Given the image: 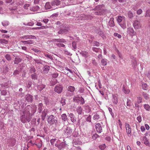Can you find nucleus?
Instances as JSON below:
<instances>
[{"instance_id": "1", "label": "nucleus", "mask_w": 150, "mask_h": 150, "mask_svg": "<svg viewBox=\"0 0 150 150\" xmlns=\"http://www.w3.org/2000/svg\"><path fill=\"white\" fill-rule=\"evenodd\" d=\"M29 106V105H27V108L23 112V115H22L21 116V120L23 123H25L26 121L29 122L31 119L30 117V113L29 110V108H28Z\"/></svg>"}, {"instance_id": "24", "label": "nucleus", "mask_w": 150, "mask_h": 150, "mask_svg": "<svg viewBox=\"0 0 150 150\" xmlns=\"http://www.w3.org/2000/svg\"><path fill=\"white\" fill-rule=\"evenodd\" d=\"M21 59L20 58H15L14 61V64H17L19 62H21Z\"/></svg>"}, {"instance_id": "12", "label": "nucleus", "mask_w": 150, "mask_h": 150, "mask_svg": "<svg viewBox=\"0 0 150 150\" xmlns=\"http://www.w3.org/2000/svg\"><path fill=\"white\" fill-rule=\"evenodd\" d=\"M72 130L71 128L69 127H67L65 131V134L69 136L72 133Z\"/></svg>"}, {"instance_id": "40", "label": "nucleus", "mask_w": 150, "mask_h": 150, "mask_svg": "<svg viewBox=\"0 0 150 150\" xmlns=\"http://www.w3.org/2000/svg\"><path fill=\"white\" fill-rule=\"evenodd\" d=\"M31 50L37 53H40L41 52V51L40 50L36 48H32Z\"/></svg>"}, {"instance_id": "32", "label": "nucleus", "mask_w": 150, "mask_h": 150, "mask_svg": "<svg viewBox=\"0 0 150 150\" xmlns=\"http://www.w3.org/2000/svg\"><path fill=\"white\" fill-rule=\"evenodd\" d=\"M57 139H52L50 140V142L51 144L53 145L54 144V143L55 142H56L57 141Z\"/></svg>"}, {"instance_id": "54", "label": "nucleus", "mask_w": 150, "mask_h": 150, "mask_svg": "<svg viewBox=\"0 0 150 150\" xmlns=\"http://www.w3.org/2000/svg\"><path fill=\"white\" fill-rule=\"evenodd\" d=\"M137 120L139 122H141L142 121L141 117L140 116H138L137 117Z\"/></svg>"}, {"instance_id": "26", "label": "nucleus", "mask_w": 150, "mask_h": 150, "mask_svg": "<svg viewBox=\"0 0 150 150\" xmlns=\"http://www.w3.org/2000/svg\"><path fill=\"white\" fill-rule=\"evenodd\" d=\"M99 115L97 113H96L93 115V118L94 120H97L99 119Z\"/></svg>"}, {"instance_id": "2", "label": "nucleus", "mask_w": 150, "mask_h": 150, "mask_svg": "<svg viewBox=\"0 0 150 150\" xmlns=\"http://www.w3.org/2000/svg\"><path fill=\"white\" fill-rule=\"evenodd\" d=\"M47 121L49 124L51 125H57L58 124L57 118L53 115L49 116Z\"/></svg>"}, {"instance_id": "31", "label": "nucleus", "mask_w": 150, "mask_h": 150, "mask_svg": "<svg viewBox=\"0 0 150 150\" xmlns=\"http://www.w3.org/2000/svg\"><path fill=\"white\" fill-rule=\"evenodd\" d=\"M5 57L6 59L8 61H10L11 59V56L9 54H6L5 55Z\"/></svg>"}, {"instance_id": "49", "label": "nucleus", "mask_w": 150, "mask_h": 150, "mask_svg": "<svg viewBox=\"0 0 150 150\" xmlns=\"http://www.w3.org/2000/svg\"><path fill=\"white\" fill-rule=\"evenodd\" d=\"M23 24L26 25H28V26H31L33 25L34 23L32 22H30L28 23L27 24H25L24 23H23Z\"/></svg>"}, {"instance_id": "52", "label": "nucleus", "mask_w": 150, "mask_h": 150, "mask_svg": "<svg viewBox=\"0 0 150 150\" xmlns=\"http://www.w3.org/2000/svg\"><path fill=\"white\" fill-rule=\"evenodd\" d=\"M142 12V11L141 9H139L137 11V13L138 15L140 14Z\"/></svg>"}, {"instance_id": "20", "label": "nucleus", "mask_w": 150, "mask_h": 150, "mask_svg": "<svg viewBox=\"0 0 150 150\" xmlns=\"http://www.w3.org/2000/svg\"><path fill=\"white\" fill-rule=\"evenodd\" d=\"M98 34L103 38L105 37V34L104 33L102 30H98Z\"/></svg>"}, {"instance_id": "46", "label": "nucleus", "mask_w": 150, "mask_h": 150, "mask_svg": "<svg viewBox=\"0 0 150 150\" xmlns=\"http://www.w3.org/2000/svg\"><path fill=\"white\" fill-rule=\"evenodd\" d=\"M58 76V74L57 73H55L52 74V76L53 78H56Z\"/></svg>"}, {"instance_id": "47", "label": "nucleus", "mask_w": 150, "mask_h": 150, "mask_svg": "<svg viewBox=\"0 0 150 150\" xmlns=\"http://www.w3.org/2000/svg\"><path fill=\"white\" fill-rule=\"evenodd\" d=\"M57 45L59 47H64L65 46V45L62 43H58L57 44Z\"/></svg>"}, {"instance_id": "30", "label": "nucleus", "mask_w": 150, "mask_h": 150, "mask_svg": "<svg viewBox=\"0 0 150 150\" xmlns=\"http://www.w3.org/2000/svg\"><path fill=\"white\" fill-rule=\"evenodd\" d=\"M120 26L123 29H125L126 28V25L125 22H124L123 23H119Z\"/></svg>"}, {"instance_id": "9", "label": "nucleus", "mask_w": 150, "mask_h": 150, "mask_svg": "<svg viewBox=\"0 0 150 150\" xmlns=\"http://www.w3.org/2000/svg\"><path fill=\"white\" fill-rule=\"evenodd\" d=\"M95 128L97 132L99 133H101L102 131V127L100 124L99 123L96 124L95 125Z\"/></svg>"}, {"instance_id": "13", "label": "nucleus", "mask_w": 150, "mask_h": 150, "mask_svg": "<svg viewBox=\"0 0 150 150\" xmlns=\"http://www.w3.org/2000/svg\"><path fill=\"white\" fill-rule=\"evenodd\" d=\"M26 101L27 102L31 103L33 101V96L30 94H27L25 96Z\"/></svg>"}, {"instance_id": "18", "label": "nucleus", "mask_w": 150, "mask_h": 150, "mask_svg": "<svg viewBox=\"0 0 150 150\" xmlns=\"http://www.w3.org/2000/svg\"><path fill=\"white\" fill-rule=\"evenodd\" d=\"M80 54L83 56L85 57H88L89 55L88 53L86 51H82L80 52Z\"/></svg>"}, {"instance_id": "37", "label": "nucleus", "mask_w": 150, "mask_h": 150, "mask_svg": "<svg viewBox=\"0 0 150 150\" xmlns=\"http://www.w3.org/2000/svg\"><path fill=\"white\" fill-rule=\"evenodd\" d=\"M99 137V136L97 134H95L93 135L92 136V139L93 140L96 139L97 138Z\"/></svg>"}, {"instance_id": "53", "label": "nucleus", "mask_w": 150, "mask_h": 150, "mask_svg": "<svg viewBox=\"0 0 150 150\" xmlns=\"http://www.w3.org/2000/svg\"><path fill=\"white\" fill-rule=\"evenodd\" d=\"M71 120L72 122L73 123H74L76 121V118L75 117L71 118Z\"/></svg>"}, {"instance_id": "39", "label": "nucleus", "mask_w": 150, "mask_h": 150, "mask_svg": "<svg viewBox=\"0 0 150 150\" xmlns=\"http://www.w3.org/2000/svg\"><path fill=\"white\" fill-rule=\"evenodd\" d=\"M143 96L147 100L149 98V96L147 93L143 92Z\"/></svg>"}, {"instance_id": "15", "label": "nucleus", "mask_w": 150, "mask_h": 150, "mask_svg": "<svg viewBox=\"0 0 150 150\" xmlns=\"http://www.w3.org/2000/svg\"><path fill=\"white\" fill-rule=\"evenodd\" d=\"M109 25L110 27H113L115 26L114 22V18H111L109 22Z\"/></svg>"}, {"instance_id": "25", "label": "nucleus", "mask_w": 150, "mask_h": 150, "mask_svg": "<svg viewBox=\"0 0 150 150\" xmlns=\"http://www.w3.org/2000/svg\"><path fill=\"white\" fill-rule=\"evenodd\" d=\"M44 54L45 56L48 58V59H50L51 60H52L53 59L52 56L50 54H48L47 53H44Z\"/></svg>"}, {"instance_id": "27", "label": "nucleus", "mask_w": 150, "mask_h": 150, "mask_svg": "<svg viewBox=\"0 0 150 150\" xmlns=\"http://www.w3.org/2000/svg\"><path fill=\"white\" fill-rule=\"evenodd\" d=\"M125 17H122L121 16H118L117 19V21L119 23H120L122 21L123 18H124Z\"/></svg>"}, {"instance_id": "62", "label": "nucleus", "mask_w": 150, "mask_h": 150, "mask_svg": "<svg viewBox=\"0 0 150 150\" xmlns=\"http://www.w3.org/2000/svg\"><path fill=\"white\" fill-rule=\"evenodd\" d=\"M51 3L52 6H55L56 5V3H55V0L52 2Z\"/></svg>"}, {"instance_id": "5", "label": "nucleus", "mask_w": 150, "mask_h": 150, "mask_svg": "<svg viewBox=\"0 0 150 150\" xmlns=\"http://www.w3.org/2000/svg\"><path fill=\"white\" fill-rule=\"evenodd\" d=\"M63 89V87L62 85H57L55 86L54 90L55 92L60 93L62 92Z\"/></svg>"}, {"instance_id": "34", "label": "nucleus", "mask_w": 150, "mask_h": 150, "mask_svg": "<svg viewBox=\"0 0 150 150\" xmlns=\"http://www.w3.org/2000/svg\"><path fill=\"white\" fill-rule=\"evenodd\" d=\"M2 24L4 26H6L8 25L9 24L8 21H4L2 22Z\"/></svg>"}, {"instance_id": "58", "label": "nucleus", "mask_w": 150, "mask_h": 150, "mask_svg": "<svg viewBox=\"0 0 150 150\" xmlns=\"http://www.w3.org/2000/svg\"><path fill=\"white\" fill-rule=\"evenodd\" d=\"M13 74L14 75H16V74H19V71L17 70H15L14 71Z\"/></svg>"}, {"instance_id": "21", "label": "nucleus", "mask_w": 150, "mask_h": 150, "mask_svg": "<svg viewBox=\"0 0 150 150\" xmlns=\"http://www.w3.org/2000/svg\"><path fill=\"white\" fill-rule=\"evenodd\" d=\"M143 141L144 142V143L147 146H148L149 144V143L147 140L146 137L145 136L143 137Z\"/></svg>"}, {"instance_id": "29", "label": "nucleus", "mask_w": 150, "mask_h": 150, "mask_svg": "<svg viewBox=\"0 0 150 150\" xmlns=\"http://www.w3.org/2000/svg\"><path fill=\"white\" fill-rule=\"evenodd\" d=\"M62 119L64 121H66L67 120V116L65 114H63L62 115Z\"/></svg>"}, {"instance_id": "61", "label": "nucleus", "mask_w": 150, "mask_h": 150, "mask_svg": "<svg viewBox=\"0 0 150 150\" xmlns=\"http://www.w3.org/2000/svg\"><path fill=\"white\" fill-rule=\"evenodd\" d=\"M79 92L81 93H83L84 92V89L83 88H81L80 89Z\"/></svg>"}, {"instance_id": "38", "label": "nucleus", "mask_w": 150, "mask_h": 150, "mask_svg": "<svg viewBox=\"0 0 150 150\" xmlns=\"http://www.w3.org/2000/svg\"><path fill=\"white\" fill-rule=\"evenodd\" d=\"M44 68V71L46 73H48L50 69L49 67V66H45Z\"/></svg>"}, {"instance_id": "36", "label": "nucleus", "mask_w": 150, "mask_h": 150, "mask_svg": "<svg viewBox=\"0 0 150 150\" xmlns=\"http://www.w3.org/2000/svg\"><path fill=\"white\" fill-rule=\"evenodd\" d=\"M144 107L147 110H149L150 109V106L148 104H145Z\"/></svg>"}, {"instance_id": "22", "label": "nucleus", "mask_w": 150, "mask_h": 150, "mask_svg": "<svg viewBox=\"0 0 150 150\" xmlns=\"http://www.w3.org/2000/svg\"><path fill=\"white\" fill-rule=\"evenodd\" d=\"M47 113V111L46 110H45L44 111L42 112V118H41L42 120H44L45 119V117L46 116Z\"/></svg>"}, {"instance_id": "59", "label": "nucleus", "mask_w": 150, "mask_h": 150, "mask_svg": "<svg viewBox=\"0 0 150 150\" xmlns=\"http://www.w3.org/2000/svg\"><path fill=\"white\" fill-rule=\"evenodd\" d=\"M49 20L47 19H43L42 20V21H43L45 23H47L48 21Z\"/></svg>"}, {"instance_id": "10", "label": "nucleus", "mask_w": 150, "mask_h": 150, "mask_svg": "<svg viewBox=\"0 0 150 150\" xmlns=\"http://www.w3.org/2000/svg\"><path fill=\"white\" fill-rule=\"evenodd\" d=\"M127 33L131 36H133L136 35V33L134 32L133 29L132 28L129 27L127 29Z\"/></svg>"}, {"instance_id": "63", "label": "nucleus", "mask_w": 150, "mask_h": 150, "mask_svg": "<svg viewBox=\"0 0 150 150\" xmlns=\"http://www.w3.org/2000/svg\"><path fill=\"white\" fill-rule=\"evenodd\" d=\"M93 43L97 46H98L99 45V43L97 41H95Z\"/></svg>"}, {"instance_id": "41", "label": "nucleus", "mask_w": 150, "mask_h": 150, "mask_svg": "<svg viewBox=\"0 0 150 150\" xmlns=\"http://www.w3.org/2000/svg\"><path fill=\"white\" fill-rule=\"evenodd\" d=\"M128 17L130 18H132L133 16V14L132 12L131 11H129L128 14Z\"/></svg>"}, {"instance_id": "3", "label": "nucleus", "mask_w": 150, "mask_h": 150, "mask_svg": "<svg viewBox=\"0 0 150 150\" xmlns=\"http://www.w3.org/2000/svg\"><path fill=\"white\" fill-rule=\"evenodd\" d=\"M55 146L59 149L61 150L65 147L66 143L64 142H61L60 140L58 139L56 141V143L55 144Z\"/></svg>"}, {"instance_id": "44", "label": "nucleus", "mask_w": 150, "mask_h": 150, "mask_svg": "<svg viewBox=\"0 0 150 150\" xmlns=\"http://www.w3.org/2000/svg\"><path fill=\"white\" fill-rule=\"evenodd\" d=\"M114 35L115 36L119 38H120L122 37V36L121 35L118 34L117 33H114Z\"/></svg>"}, {"instance_id": "16", "label": "nucleus", "mask_w": 150, "mask_h": 150, "mask_svg": "<svg viewBox=\"0 0 150 150\" xmlns=\"http://www.w3.org/2000/svg\"><path fill=\"white\" fill-rule=\"evenodd\" d=\"M52 7L51 3L50 2H47L45 5V8L46 9H50Z\"/></svg>"}, {"instance_id": "60", "label": "nucleus", "mask_w": 150, "mask_h": 150, "mask_svg": "<svg viewBox=\"0 0 150 150\" xmlns=\"http://www.w3.org/2000/svg\"><path fill=\"white\" fill-rule=\"evenodd\" d=\"M141 129L142 132H143L145 130V129L144 126H142L141 127Z\"/></svg>"}, {"instance_id": "45", "label": "nucleus", "mask_w": 150, "mask_h": 150, "mask_svg": "<svg viewBox=\"0 0 150 150\" xmlns=\"http://www.w3.org/2000/svg\"><path fill=\"white\" fill-rule=\"evenodd\" d=\"M101 63L104 66H105L107 64V62L104 59H102L101 60Z\"/></svg>"}, {"instance_id": "19", "label": "nucleus", "mask_w": 150, "mask_h": 150, "mask_svg": "<svg viewBox=\"0 0 150 150\" xmlns=\"http://www.w3.org/2000/svg\"><path fill=\"white\" fill-rule=\"evenodd\" d=\"M76 110L79 115L81 114L83 112L82 109L81 107H78L76 108Z\"/></svg>"}, {"instance_id": "6", "label": "nucleus", "mask_w": 150, "mask_h": 150, "mask_svg": "<svg viewBox=\"0 0 150 150\" xmlns=\"http://www.w3.org/2000/svg\"><path fill=\"white\" fill-rule=\"evenodd\" d=\"M93 18V17L90 15H83L82 16H80L78 18L79 20H91Z\"/></svg>"}, {"instance_id": "8", "label": "nucleus", "mask_w": 150, "mask_h": 150, "mask_svg": "<svg viewBox=\"0 0 150 150\" xmlns=\"http://www.w3.org/2000/svg\"><path fill=\"white\" fill-rule=\"evenodd\" d=\"M133 26L135 29H139L141 27V24L140 21L136 20L134 21L133 23Z\"/></svg>"}, {"instance_id": "57", "label": "nucleus", "mask_w": 150, "mask_h": 150, "mask_svg": "<svg viewBox=\"0 0 150 150\" xmlns=\"http://www.w3.org/2000/svg\"><path fill=\"white\" fill-rule=\"evenodd\" d=\"M31 77L33 79H36V76L35 74L32 75Z\"/></svg>"}, {"instance_id": "51", "label": "nucleus", "mask_w": 150, "mask_h": 150, "mask_svg": "<svg viewBox=\"0 0 150 150\" xmlns=\"http://www.w3.org/2000/svg\"><path fill=\"white\" fill-rule=\"evenodd\" d=\"M118 125L121 129H122V123L121 121L120 120H118Z\"/></svg>"}, {"instance_id": "17", "label": "nucleus", "mask_w": 150, "mask_h": 150, "mask_svg": "<svg viewBox=\"0 0 150 150\" xmlns=\"http://www.w3.org/2000/svg\"><path fill=\"white\" fill-rule=\"evenodd\" d=\"M21 42L25 44H32L34 43V41L31 40H28L27 41H22Z\"/></svg>"}, {"instance_id": "55", "label": "nucleus", "mask_w": 150, "mask_h": 150, "mask_svg": "<svg viewBox=\"0 0 150 150\" xmlns=\"http://www.w3.org/2000/svg\"><path fill=\"white\" fill-rule=\"evenodd\" d=\"M72 45L73 47H74V48L75 49H76V43L75 42H73L72 43Z\"/></svg>"}, {"instance_id": "11", "label": "nucleus", "mask_w": 150, "mask_h": 150, "mask_svg": "<svg viewBox=\"0 0 150 150\" xmlns=\"http://www.w3.org/2000/svg\"><path fill=\"white\" fill-rule=\"evenodd\" d=\"M125 125L127 134H130L131 132V129L130 126L127 123H125Z\"/></svg>"}, {"instance_id": "64", "label": "nucleus", "mask_w": 150, "mask_h": 150, "mask_svg": "<svg viewBox=\"0 0 150 150\" xmlns=\"http://www.w3.org/2000/svg\"><path fill=\"white\" fill-rule=\"evenodd\" d=\"M47 28H48V26H47V25L43 26H42L40 27V29H44V28H45V29Z\"/></svg>"}, {"instance_id": "33", "label": "nucleus", "mask_w": 150, "mask_h": 150, "mask_svg": "<svg viewBox=\"0 0 150 150\" xmlns=\"http://www.w3.org/2000/svg\"><path fill=\"white\" fill-rule=\"evenodd\" d=\"M145 17H150V9H148L146 11Z\"/></svg>"}, {"instance_id": "50", "label": "nucleus", "mask_w": 150, "mask_h": 150, "mask_svg": "<svg viewBox=\"0 0 150 150\" xmlns=\"http://www.w3.org/2000/svg\"><path fill=\"white\" fill-rule=\"evenodd\" d=\"M55 3H56V5L58 6L60 4V2L58 0H55Z\"/></svg>"}, {"instance_id": "14", "label": "nucleus", "mask_w": 150, "mask_h": 150, "mask_svg": "<svg viewBox=\"0 0 150 150\" xmlns=\"http://www.w3.org/2000/svg\"><path fill=\"white\" fill-rule=\"evenodd\" d=\"M8 40H6L4 39H0V44H1L3 45H5L8 44Z\"/></svg>"}, {"instance_id": "35", "label": "nucleus", "mask_w": 150, "mask_h": 150, "mask_svg": "<svg viewBox=\"0 0 150 150\" xmlns=\"http://www.w3.org/2000/svg\"><path fill=\"white\" fill-rule=\"evenodd\" d=\"M142 87L143 89L144 90H147L148 89L147 88V85L146 83H143L142 86Z\"/></svg>"}, {"instance_id": "28", "label": "nucleus", "mask_w": 150, "mask_h": 150, "mask_svg": "<svg viewBox=\"0 0 150 150\" xmlns=\"http://www.w3.org/2000/svg\"><path fill=\"white\" fill-rule=\"evenodd\" d=\"M123 91L126 94H128L130 92V90L129 89H127V88H125L124 87V86H123Z\"/></svg>"}, {"instance_id": "48", "label": "nucleus", "mask_w": 150, "mask_h": 150, "mask_svg": "<svg viewBox=\"0 0 150 150\" xmlns=\"http://www.w3.org/2000/svg\"><path fill=\"white\" fill-rule=\"evenodd\" d=\"M64 40L63 39H55L54 40V41H57L58 42H64Z\"/></svg>"}, {"instance_id": "7", "label": "nucleus", "mask_w": 150, "mask_h": 150, "mask_svg": "<svg viewBox=\"0 0 150 150\" xmlns=\"http://www.w3.org/2000/svg\"><path fill=\"white\" fill-rule=\"evenodd\" d=\"M67 91L68 92H71V93H68V95H67V96H72L74 95V92L75 88V87L72 86H69L68 87Z\"/></svg>"}, {"instance_id": "56", "label": "nucleus", "mask_w": 150, "mask_h": 150, "mask_svg": "<svg viewBox=\"0 0 150 150\" xmlns=\"http://www.w3.org/2000/svg\"><path fill=\"white\" fill-rule=\"evenodd\" d=\"M65 99L64 98H62L60 103H65Z\"/></svg>"}, {"instance_id": "23", "label": "nucleus", "mask_w": 150, "mask_h": 150, "mask_svg": "<svg viewBox=\"0 0 150 150\" xmlns=\"http://www.w3.org/2000/svg\"><path fill=\"white\" fill-rule=\"evenodd\" d=\"M42 142L41 140H40L38 141V142L35 144V145L37 146V147L39 148H40L42 145Z\"/></svg>"}, {"instance_id": "42", "label": "nucleus", "mask_w": 150, "mask_h": 150, "mask_svg": "<svg viewBox=\"0 0 150 150\" xmlns=\"http://www.w3.org/2000/svg\"><path fill=\"white\" fill-rule=\"evenodd\" d=\"M99 148L101 150H103L106 147V145L105 144H103L101 145H100L99 146Z\"/></svg>"}, {"instance_id": "43", "label": "nucleus", "mask_w": 150, "mask_h": 150, "mask_svg": "<svg viewBox=\"0 0 150 150\" xmlns=\"http://www.w3.org/2000/svg\"><path fill=\"white\" fill-rule=\"evenodd\" d=\"M91 115H89L88 117H87L86 119V120L87 122H91Z\"/></svg>"}, {"instance_id": "4", "label": "nucleus", "mask_w": 150, "mask_h": 150, "mask_svg": "<svg viewBox=\"0 0 150 150\" xmlns=\"http://www.w3.org/2000/svg\"><path fill=\"white\" fill-rule=\"evenodd\" d=\"M73 100L75 103H84V100L83 98L81 97H79L77 96H74Z\"/></svg>"}]
</instances>
